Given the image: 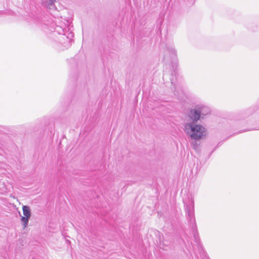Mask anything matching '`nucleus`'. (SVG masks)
I'll return each mask as SVG.
<instances>
[{
    "instance_id": "6",
    "label": "nucleus",
    "mask_w": 259,
    "mask_h": 259,
    "mask_svg": "<svg viewBox=\"0 0 259 259\" xmlns=\"http://www.w3.org/2000/svg\"><path fill=\"white\" fill-rule=\"evenodd\" d=\"M167 50L168 52L169 55H170L171 62L174 65H173V67H174V65H177L178 63V59L177 57V51L172 46H170L167 47Z\"/></svg>"
},
{
    "instance_id": "5",
    "label": "nucleus",
    "mask_w": 259,
    "mask_h": 259,
    "mask_svg": "<svg viewBox=\"0 0 259 259\" xmlns=\"http://www.w3.org/2000/svg\"><path fill=\"white\" fill-rule=\"evenodd\" d=\"M186 211V216L194 214V201L191 199L188 203L184 204Z\"/></svg>"
},
{
    "instance_id": "3",
    "label": "nucleus",
    "mask_w": 259,
    "mask_h": 259,
    "mask_svg": "<svg viewBox=\"0 0 259 259\" xmlns=\"http://www.w3.org/2000/svg\"><path fill=\"white\" fill-rule=\"evenodd\" d=\"M184 131L192 139L198 140L205 135V128L197 122H185Z\"/></svg>"
},
{
    "instance_id": "8",
    "label": "nucleus",
    "mask_w": 259,
    "mask_h": 259,
    "mask_svg": "<svg viewBox=\"0 0 259 259\" xmlns=\"http://www.w3.org/2000/svg\"><path fill=\"white\" fill-rule=\"evenodd\" d=\"M22 210L24 217L30 218L31 211L29 206L27 205L23 206Z\"/></svg>"
},
{
    "instance_id": "9",
    "label": "nucleus",
    "mask_w": 259,
    "mask_h": 259,
    "mask_svg": "<svg viewBox=\"0 0 259 259\" xmlns=\"http://www.w3.org/2000/svg\"><path fill=\"white\" fill-rule=\"evenodd\" d=\"M29 219H30V218H28L27 217H24V216L22 217L21 218V221L22 223V225L24 228H26L28 226V221H29Z\"/></svg>"
},
{
    "instance_id": "4",
    "label": "nucleus",
    "mask_w": 259,
    "mask_h": 259,
    "mask_svg": "<svg viewBox=\"0 0 259 259\" xmlns=\"http://www.w3.org/2000/svg\"><path fill=\"white\" fill-rule=\"evenodd\" d=\"M186 217L189 223L190 227L193 230L194 237L196 240H197V237H198L197 228L195 218V214H191Z\"/></svg>"
},
{
    "instance_id": "10",
    "label": "nucleus",
    "mask_w": 259,
    "mask_h": 259,
    "mask_svg": "<svg viewBox=\"0 0 259 259\" xmlns=\"http://www.w3.org/2000/svg\"><path fill=\"white\" fill-rule=\"evenodd\" d=\"M171 83L174 85V88L176 89L175 83L173 77L170 78Z\"/></svg>"
},
{
    "instance_id": "11",
    "label": "nucleus",
    "mask_w": 259,
    "mask_h": 259,
    "mask_svg": "<svg viewBox=\"0 0 259 259\" xmlns=\"http://www.w3.org/2000/svg\"><path fill=\"white\" fill-rule=\"evenodd\" d=\"M196 148H197V145H194V148L195 149H196Z\"/></svg>"
},
{
    "instance_id": "2",
    "label": "nucleus",
    "mask_w": 259,
    "mask_h": 259,
    "mask_svg": "<svg viewBox=\"0 0 259 259\" xmlns=\"http://www.w3.org/2000/svg\"><path fill=\"white\" fill-rule=\"evenodd\" d=\"M210 113V110L207 106L201 104L196 105L189 110L186 122H197Z\"/></svg>"
},
{
    "instance_id": "7",
    "label": "nucleus",
    "mask_w": 259,
    "mask_h": 259,
    "mask_svg": "<svg viewBox=\"0 0 259 259\" xmlns=\"http://www.w3.org/2000/svg\"><path fill=\"white\" fill-rule=\"evenodd\" d=\"M42 5L50 9H54L56 8L53 0H42Z\"/></svg>"
},
{
    "instance_id": "1",
    "label": "nucleus",
    "mask_w": 259,
    "mask_h": 259,
    "mask_svg": "<svg viewBox=\"0 0 259 259\" xmlns=\"http://www.w3.org/2000/svg\"><path fill=\"white\" fill-rule=\"evenodd\" d=\"M54 25L51 26L52 29L50 30L52 32L51 37L54 38L55 41H58L63 45L62 49H67L71 46V41L73 37L72 32H67V34L65 33L67 29H64L62 26L56 25L55 28L53 27Z\"/></svg>"
}]
</instances>
